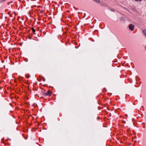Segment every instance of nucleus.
Wrapping results in <instances>:
<instances>
[{"label":"nucleus","mask_w":146,"mask_h":146,"mask_svg":"<svg viewBox=\"0 0 146 146\" xmlns=\"http://www.w3.org/2000/svg\"><path fill=\"white\" fill-rule=\"evenodd\" d=\"M143 32L144 33V36L146 37V30H144Z\"/></svg>","instance_id":"3"},{"label":"nucleus","mask_w":146,"mask_h":146,"mask_svg":"<svg viewBox=\"0 0 146 146\" xmlns=\"http://www.w3.org/2000/svg\"><path fill=\"white\" fill-rule=\"evenodd\" d=\"M31 29H32L33 32L34 33V34H35V30L34 29V28L32 27L31 28Z\"/></svg>","instance_id":"4"},{"label":"nucleus","mask_w":146,"mask_h":146,"mask_svg":"<svg viewBox=\"0 0 146 146\" xmlns=\"http://www.w3.org/2000/svg\"><path fill=\"white\" fill-rule=\"evenodd\" d=\"M54 9H55V7L54 8Z\"/></svg>","instance_id":"16"},{"label":"nucleus","mask_w":146,"mask_h":146,"mask_svg":"<svg viewBox=\"0 0 146 146\" xmlns=\"http://www.w3.org/2000/svg\"><path fill=\"white\" fill-rule=\"evenodd\" d=\"M129 29L132 31L134 30V26L132 24H130L129 25Z\"/></svg>","instance_id":"2"},{"label":"nucleus","mask_w":146,"mask_h":146,"mask_svg":"<svg viewBox=\"0 0 146 146\" xmlns=\"http://www.w3.org/2000/svg\"><path fill=\"white\" fill-rule=\"evenodd\" d=\"M145 49L146 50V46L145 47Z\"/></svg>","instance_id":"14"},{"label":"nucleus","mask_w":146,"mask_h":146,"mask_svg":"<svg viewBox=\"0 0 146 146\" xmlns=\"http://www.w3.org/2000/svg\"><path fill=\"white\" fill-rule=\"evenodd\" d=\"M97 118H98V119H100V117H98Z\"/></svg>","instance_id":"11"},{"label":"nucleus","mask_w":146,"mask_h":146,"mask_svg":"<svg viewBox=\"0 0 146 146\" xmlns=\"http://www.w3.org/2000/svg\"><path fill=\"white\" fill-rule=\"evenodd\" d=\"M111 10V11H113V10Z\"/></svg>","instance_id":"13"},{"label":"nucleus","mask_w":146,"mask_h":146,"mask_svg":"<svg viewBox=\"0 0 146 146\" xmlns=\"http://www.w3.org/2000/svg\"><path fill=\"white\" fill-rule=\"evenodd\" d=\"M100 4H101V6H104V4H103V3H101Z\"/></svg>","instance_id":"9"},{"label":"nucleus","mask_w":146,"mask_h":146,"mask_svg":"<svg viewBox=\"0 0 146 146\" xmlns=\"http://www.w3.org/2000/svg\"><path fill=\"white\" fill-rule=\"evenodd\" d=\"M42 78L43 81H45V78L44 77H42Z\"/></svg>","instance_id":"8"},{"label":"nucleus","mask_w":146,"mask_h":146,"mask_svg":"<svg viewBox=\"0 0 146 146\" xmlns=\"http://www.w3.org/2000/svg\"><path fill=\"white\" fill-rule=\"evenodd\" d=\"M24 60L25 61L27 62L28 61V60L27 58H25L24 59Z\"/></svg>","instance_id":"7"},{"label":"nucleus","mask_w":146,"mask_h":146,"mask_svg":"<svg viewBox=\"0 0 146 146\" xmlns=\"http://www.w3.org/2000/svg\"><path fill=\"white\" fill-rule=\"evenodd\" d=\"M93 1L96 2L97 3H99L100 2L99 0H92Z\"/></svg>","instance_id":"5"},{"label":"nucleus","mask_w":146,"mask_h":146,"mask_svg":"<svg viewBox=\"0 0 146 146\" xmlns=\"http://www.w3.org/2000/svg\"><path fill=\"white\" fill-rule=\"evenodd\" d=\"M3 1H6L7 0H2Z\"/></svg>","instance_id":"12"},{"label":"nucleus","mask_w":146,"mask_h":146,"mask_svg":"<svg viewBox=\"0 0 146 146\" xmlns=\"http://www.w3.org/2000/svg\"><path fill=\"white\" fill-rule=\"evenodd\" d=\"M120 20L121 21H122L124 20V18L123 17H121L120 18Z\"/></svg>","instance_id":"6"},{"label":"nucleus","mask_w":146,"mask_h":146,"mask_svg":"<svg viewBox=\"0 0 146 146\" xmlns=\"http://www.w3.org/2000/svg\"><path fill=\"white\" fill-rule=\"evenodd\" d=\"M135 1H141V0H135Z\"/></svg>","instance_id":"10"},{"label":"nucleus","mask_w":146,"mask_h":146,"mask_svg":"<svg viewBox=\"0 0 146 146\" xmlns=\"http://www.w3.org/2000/svg\"><path fill=\"white\" fill-rule=\"evenodd\" d=\"M9 12L8 13V14H9Z\"/></svg>","instance_id":"15"},{"label":"nucleus","mask_w":146,"mask_h":146,"mask_svg":"<svg viewBox=\"0 0 146 146\" xmlns=\"http://www.w3.org/2000/svg\"><path fill=\"white\" fill-rule=\"evenodd\" d=\"M44 96H50L52 94V92L50 91H48L46 92L44 94Z\"/></svg>","instance_id":"1"}]
</instances>
